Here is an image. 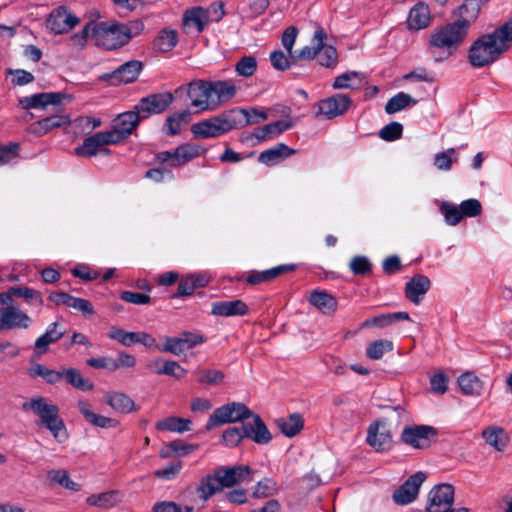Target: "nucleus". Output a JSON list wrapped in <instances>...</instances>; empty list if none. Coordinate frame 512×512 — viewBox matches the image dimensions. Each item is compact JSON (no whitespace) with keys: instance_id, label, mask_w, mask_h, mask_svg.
I'll return each instance as SVG.
<instances>
[{"instance_id":"30","label":"nucleus","mask_w":512,"mask_h":512,"mask_svg":"<svg viewBox=\"0 0 512 512\" xmlns=\"http://www.w3.org/2000/svg\"><path fill=\"white\" fill-rule=\"evenodd\" d=\"M69 123V117L66 115H53L32 123L28 130L30 133L39 137L55 128L66 126Z\"/></svg>"},{"instance_id":"39","label":"nucleus","mask_w":512,"mask_h":512,"mask_svg":"<svg viewBox=\"0 0 512 512\" xmlns=\"http://www.w3.org/2000/svg\"><path fill=\"white\" fill-rule=\"evenodd\" d=\"M363 84V75L350 71L337 76L333 83L334 89H358Z\"/></svg>"},{"instance_id":"19","label":"nucleus","mask_w":512,"mask_h":512,"mask_svg":"<svg viewBox=\"0 0 512 512\" xmlns=\"http://www.w3.org/2000/svg\"><path fill=\"white\" fill-rule=\"evenodd\" d=\"M352 100L346 94H335L318 103V114L327 119L343 115L351 106Z\"/></svg>"},{"instance_id":"17","label":"nucleus","mask_w":512,"mask_h":512,"mask_svg":"<svg viewBox=\"0 0 512 512\" xmlns=\"http://www.w3.org/2000/svg\"><path fill=\"white\" fill-rule=\"evenodd\" d=\"M32 319L18 307L9 305L0 308V331L11 329H27Z\"/></svg>"},{"instance_id":"40","label":"nucleus","mask_w":512,"mask_h":512,"mask_svg":"<svg viewBox=\"0 0 512 512\" xmlns=\"http://www.w3.org/2000/svg\"><path fill=\"white\" fill-rule=\"evenodd\" d=\"M86 502L91 506L107 509L120 502V494L117 491L92 494L86 499Z\"/></svg>"},{"instance_id":"42","label":"nucleus","mask_w":512,"mask_h":512,"mask_svg":"<svg viewBox=\"0 0 512 512\" xmlns=\"http://www.w3.org/2000/svg\"><path fill=\"white\" fill-rule=\"evenodd\" d=\"M191 421L189 419L168 417L156 424V429L160 431H171L183 433L190 430Z\"/></svg>"},{"instance_id":"48","label":"nucleus","mask_w":512,"mask_h":512,"mask_svg":"<svg viewBox=\"0 0 512 512\" xmlns=\"http://www.w3.org/2000/svg\"><path fill=\"white\" fill-rule=\"evenodd\" d=\"M206 22V12L200 7L188 10L185 13L184 24L187 26H194L198 32L203 31Z\"/></svg>"},{"instance_id":"20","label":"nucleus","mask_w":512,"mask_h":512,"mask_svg":"<svg viewBox=\"0 0 512 512\" xmlns=\"http://www.w3.org/2000/svg\"><path fill=\"white\" fill-rule=\"evenodd\" d=\"M214 473L217 476L222 489L230 488L244 482L251 474V469L247 465H237L233 467H219Z\"/></svg>"},{"instance_id":"2","label":"nucleus","mask_w":512,"mask_h":512,"mask_svg":"<svg viewBox=\"0 0 512 512\" xmlns=\"http://www.w3.org/2000/svg\"><path fill=\"white\" fill-rule=\"evenodd\" d=\"M22 408L33 411L39 418L36 424L48 429L57 442L63 443L68 439V432L57 405L48 403L44 397H37L23 403Z\"/></svg>"},{"instance_id":"58","label":"nucleus","mask_w":512,"mask_h":512,"mask_svg":"<svg viewBox=\"0 0 512 512\" xmlns=\"http://www.w3.org/2000/svg\"><path fill=\"white\" fill-rule=\"evenodd\" d=\"M349 268L355 275H366L371 272L372 263L366 256L358 255L350 260Z\"/></svg>"},{"instance_id":"54","label":"nucleus","mask_w":512,"mask_h":512,"mask_svg":"<svg viewBox=\"0 0 512 512\" xmlns=\"http://www.w3.org/2000/svg\"><path fill=\"white\" fill-rule=\"evenodd\" d=\"M440 210L445 217L446 223L451 226L457 225L463 219L460 206L458 207L453 203L442 202Z\"/></svg>"},{"instance_id":"7","label":"nucleus","mask_w":512,"mask_h":512,"mask_svg":"<svg viewBox=\"0 0 512 512\" xmlns=\"http://www.w3.org/2000/svg\"><path fill=\"white\" fill-rule=\"evenodd\" d=\"M186 92L190 99L189 107L196 112L213 111L219 106V100L213 95L212 86L208 81H192L188 84Z\"/></svg>"},{"instance_id":"46","label":"nucleus","mask_w":512,"mask_h":512,"mask_svg":"<svg viewBox=\"0 0 512 512\" xmlns=\"http://www.w3.org/2000/svg\"><path fill=\"white\" fill-rule=\"evenodd\" d=\"M10 292L14 296L24 298L25 301L32 306H36V307L43 306L44 300H43L42 294L35 289L29 288V287H11Z\"/></svg>"},{"instance_id":"57","label":"nucleus","mask_w":512,"mask_h":512,"mask_svg":"<svg viewBox=\"0 0 512 512\" xmlns=\"http://www.w3.org/2000/svg\"><path fill=\"white\" fill-rule=\"evenodd\" d=\"M276 491V482L271 478H265L257 483L253 491V496L257 498H265L274 495Z\"/></svg>"},{"instance_id":"49","label":"nucleus","mask_w":512,"mask_h":512,"mask_svg":"<svg viewBox=\"0 0 512 512\" xmlns=\"http://www.w3.org/2000/svg\"><path fill=\"white\" fill-rule=\"evenodd\" d=\"M177 44V32L174 30L163 31L155 40L154 48L160 52H168Z\"/></svg>"},{"instance_id":"24","label":"nucleus","mask_w":512,"mask_h":512,"mask_svg":"<svg viewBox=\"0 0 512 512\" xmlns=\"http://www.w3.org/2000/svg\"><path fill=\"white\" fill-rule=\"evenodd\" d=\"M296 122L297 119L289 118L269 123L262 127L256 128L253 133V137H255L258 141L274 139L283 132L291 129L296 124Z\"/></svg>"},{"instance_id":"3","label":"nucleus","mask_w":512,"mask_h":512,"mask_svg":"<svg viewBox=\"0 0 512 512\" xmlns=\"http://www.w3.org/2000/svg\"><path fill=\"white\" fill-rule=\"evenodd\" d=\"M467 34L468 29L465 28V25H461L457 21L434 31L430 37L432 54L435 55L436 50L442 53V56H434L435 61L440 62L452 55L463 42Z\"/></svg>"},{"instance_id":"38","label":"nucleus","mask_w":512,"mask_h":512,"mask_svg":"<svg viewBox=\"0 0 512 512\" xmlns=\"http://www.w3.org/2000/svg\"><path fill=\"white\" fill-rule=\"evenodd\" d=\"M231 112H238V116H235L236 119H239L240 124L238 128H243L251 124H257L261 121H265L268 118V115L265 111L258 110L256 108L252 109H232Z\"/></svg>"},{"instance_id":"22","label":"nucleus","mask_w":512,"mask_h":512,"mask_svg":"<svg viewBox=\"0 0 512 512\" xmlns=\"http://www.w3.org/2000/svg\"><path fill=\"white\" fill-rule=\"evenodd\" d=\"M250 422H243L245 438L253 440L257 444H267L272 436L259 415L253 412Z\"/></svg>"},{"instance_id":"47","label":"nucleus","mask_w":512,"mask_h":512,"mask_svg":"<svg viewBox=\"0 0 512 512\" xmlns=\"http://www.w3.org/2000/svg\"><path fill=\"white\" fill-rule=\"evenodd\" d=\"M62 373L67 382L79 390L89 391L94 387L93 383L88 379H85L75 368H68Z\"/></svg>"},{"instance_id":"53","label":"nucleus","mask_w":512,"mask_h":512,"mask_svg":"<svg viewBox=\"0 0 512 512\" xmlns=\"http://www.w3.org/2000/svg\"><path fill=\"white\" fill-rule=\"evenodd\" d=\"M30 375L32 377L40 376L51 384L57 383L63 378L62 372L49 369L41 364L33 365L30 369Z\"/></svg>"},{"instance_id":"5","label":"nucleus","mask_w":512,"mask_h":512,"mask_svg":"<svg viewBox=\"0 0 512 512\" xmlns=\"http://www.w3.org/2000/svg\"><path fill=\"white\" fill-rule=\"evenodd\" d=\"M253 415L244 403L230 402L214 410L213 414L209 417L205 429L212 430L215 427L235 422H244Z\"/></svg>"},{"instance_id":"63","label":"nucleus","mask_w":512,"mask_h":512,"mask_svg":"<svg viewBox=\"0 0 512 512\" xmlns=\"http://www.w3.org/2000/svg\"><path fill=\"white\" fill-rule=\"evenodd\" d=\"M160 352L171 353L179 356L185 350V347L181 343V339L178 337H165V344L162 347H158Z\"/></svg>"},{"instance_id":"64","label":"nucleus","mask_w":512,"mask_h":512,"mask_svg":"<svg viewBox=\"0 0 512 512\" xmlns=\"http://www.w3.org/2000/svg\"><path fill=\"white\" fill-rule=\"evenodd\" d=\"M179 338L181 339V343L185 347V349H192L197 345L203 344L206 339L200 333H194L189 331H184L180 334Z\"/></svg>"},{"instance_id":"26","label":"nucleus","mask_w":512,"mask_h":512,"mask_svg":"<svg viewBox=\"0 0 512 512\" xmlns=\"http://www.w3.org/2000/svg\"><path fill=\"white\" fill-rule=\"evenodd\" d=\"M211 313L215 316L232 317L245 316L249 313L247 304L240 300L217 301L212 304Z\"/></svg>"},{"instance_id":"62","label":"nucleus","mask_w":512,"mask_h":512,"mask_svg":"<svg viewBox=\"0 0 512 512\" xmlns=\"http://www.w3.org/2000/svg\"><path fill=\"white\" fill-rule=\"evenodd\" d=\"M94 25L95 22L90 21L83 27V29L80 32L72 35L70 37L71 44L75 47L84 48L87 43L88 36H92Z\"/></svg>"},{"instance_id":"34","label":"nucleus","mask_w":512,"mask_h":512,"mask_svg":"<svg viewBox=\"0 0 512 512\" xmlns=\"http://www.w3.org/2000/svg\"><path fill=\"white\" fill-rule=\"evenodd\" d=\"M105 398L106 403L116 412L127 414L138 410L135 402L125 393L108 392Z\"/></svg>"},{"instance_id":"33","label":"nucleus","mask_w":512,"mask_h":512,"mask_svg":"<svg viewBox=\"0 0 512 512\" xmlns=\"http://www.w3.org/2000/svg\"><path fill=\"white\" fill-rule=\"evenodd\" d=\"M78 409L86 421H88L93 426L100 428H115L119 425V422L114 418L94 413L91 410L90 404L85 401L78 402Z\"/></svg>"},{"instance_id":"52","label":"nucleus","mask_w":512,"mask_h":512,"mask_svg":"<svg viewBox=\"0 0 512 512\" xmlns=\"http://www.w3.org/2000/svg\"><path fill=\"white\" fill-rule=\"evenodd\" d=\"M48 476L52 483L59 484L72 491L80 490V485L70 478L69 473L66 470H51L48 473Z\"/></svg>"},{"instance_id":"50","label":"nucleus","mask_w":512,"mask_h":512,"mask_svg":"<svg viewBox=\"0 0 512 512\" xmlns=\"http://www.w3.org/2000/svg\"><path fill=\"white\" fill-rule=\"evenodd\" d=\"M458 161V155L455 148H449L446 151L437 153L434 156V165L442 171H449L454 162Z\"/></svg>"},{"instance_id":"43","label":"nucleus","mask_w":512,"mask_h":512,"mask_svg":"<svg viewBox=\"0 0 512 512\" xmlns=\"http://www.w3.org/2000/svg\"><path fill=\"white\" fill-rule=\"evenodd\" d=\"M458 384L465 395H479L482 390L481 380L470 372L462 374L458 379Z\"/></svg>"},{"instance_id":"11","label":"nucleus","mask_w":512,"mask_h":512,"mask_svg":"<svg viewBox=\"0 0 512 512\" xmlns=\"http://www.w3.org/2000/svg\"><path fill=\"white\" fill-rule=\"evenodd\" d=\"M454 503V487L451 484L434 486L427 496V512H449Z\"/></svg>"},{"instance_id":"13","label":"nucleus","mask_w":512,"mask_h":512,"mask_svg":"<svg viewBox=\"0 0 512 512\" xmlns=\"http://www.w3.org/2000/svg\"><path fill=\"white\" fill-rule=\"evenodd\" d=\"M223 489L219 483L216 474H208L200 479L199 484L194 488H189L185 494L191 498V500L197 504L200 502L199 509L204 507V504L214 494L221 492Z\"/></svg>"},{"instance_id":"56","label":"nucleus","mask_w":512,"mask_h":512,"mask_svg":"<svg viewBox=\"0 0 512 512\" xmlns=\"http://www.w3.org/2000/svg\"><path fill=\"white\" fill-rule=\"evenodd\" d=\"M257 69V61L253 56L242 57L235 66L236 73L242 77L252 76Z\"/></svg>"},{"instance_id":"25","label":"nucleus","mask_w":512,"mask_h":512,"mask_svg":"<svg viewBox=\"0 0 512 512\" xmlns=\"http://www.w3.org/2000/svg\"><path fill=\"white\" fill-rule=\"evenodd\" d=\"M431 282L422 274L413 276L405 285V296L412 303L418 305L423 296L429 291Z\"/></svg>"},{"instance_id":"9","label":"nucleus","mask_w":512,"mask_h":512,"mask_svg":"<svg viewBox=\"0 0 512 512\" xmlns=\"http://www.w3.org/2000/svg\"><path fill=\"white\" fill-rule=\"evenodd\" d=\"M204 152L205 149L198 144L185 143L173 151L157 153L156 159L158 162L167 164L170 167H180L201 156Z\"/></svg>"},{"instance_id":"18","label":"nucleus","mask_w":512,"mask_h":512,"mask_svg":"<svg viewBox=\"0 0 512 512\" xmlns=\"http://www.w3.org/2000/svg\"><path fill=\"white\" fill-rule=\"evenodd\" d=\"M79 21L76 15L69 12L65 7L60 6L50 13L47 19V27L55 34H62L73 29Z\"/></svg>"},{"instance_id":"23","label":"nucleus","mask_w":512,"mask_h":512,"mask_svg":"<svg viewBox=\"0 0 512 512\" xmlns=\"http://www.w3.org/2000/svg\"><path fill=\"white\" fill-rule=\"evenodd\" d=\"M65 97V94L59 92H44L23 97L19 104L24 109H43L48 105H59Z\"/></svg>"},{"instance_id":"12","label":"nucleus","mask_w":512,"mask_h":512,"mask_svg":"<svg viewBox=\"0 0 512 512\" xmlns=\"http://www.w3.org/2000/svg\"><path fill=\"white\" fill-rule=\"evenodd\" d=\"M142 119L140 113L134 108L132 111L119 114L113 120V128L107 132L109 135H113L115 144H118L132 134Z\"/></svg>"},{"instance_id":"10","label":"nucleus","mask_w":512,"mask_h":512,"mask_svg":"<svg viewBox=\"0 0 512 512\" xmlns=\"http://www.w3.org/2000/svg\"><path fill=\"white\" fill-rule=\"evenodd\" d=\"M366 441L377 452L391 448L393 433L388 427V418L378 419L369 425Z\"/></svg>"},{"instance_id":"44","label":"nucleus","mask_w":512,"mask_h":512,"mask_svg":"<svg viewBox=\"0 0 512 512\" xmlns=\"http://www.w3.org/2000/svg\"><path fill=\"white\" fill-rule=\"evenodd\" d=\"M393 349L394 344L392 341L387 339L375 340L367 345L366 356L371 360H379Z\"/></svg>"},{"instance_id":"60","label":"nucleus","mask_w":512,"mask_h":512,"mask_svg":"<svg viewBox=\"0 0 512 512\" xmlns=\"http://www.w3.org/2000/svg\"><path fill=\"white\" fill-rule=\"evenodd\" d=\"M403 126L398 122H391L379 131V137L385 141H394L402 136Z\"/></svg>"},{"instance_id":"29","label":"nucleus","mask_w":512,"mask_h":512,"mask_svg":"<svg viewBox=\"0 0 512 512\" xmlns=\"http://www.w3.org/2000/svg\"><path fill=\"white\" fill-rule=\"evenodd\" d=\"M147 368L158 375H168L177 380L182 379L186 374V370L176 361L160 358L150 361Z\"/></svg>"},{"instance_id":"32","label":"nucleus","mask_w":512,"mask_h":512,"mask_svg":"<svg viewBox=\"0 0 512 512\" xmlns=\"http://www.w3.org/2000/svg\"><path fill=\"white\" fill-rule=\"evenodd\" d=\"M309 302L325 315H332L337 310V300L331 294L314 290L310 293Z\"/></svg>"},{"instance_id":"8","label":"nucleus","mask_w":512,"mask_h":512,"mask_svg":"<svg viewBox=\"0 0 512 512\" xmlns=\"http://www.w3.org/2000/svg\"><path fill=\"white\" fill-rule=\"evenodd\" d=\"M438 432L429 425L406 426L401 432L400 440L403 444L414 449H427L436 441Z\"/></svg>"},{"instance_id":"51","label":"nucleus","mask_w":512,"mask_h":512,"mask_svg":"<svg viewBox=\"0 0 512 512\" xmlns=\"http://www.w3.org/2000/svg\"><path fill=\"white\" fill-rule=\"evenodd\" d=\"M213 95L219 100V105L223 100L232 98L236 93V87L228 81L210 82Z\"/></svg>"},{"instance_id":"4","label":"nucleus","mask_w":512,"mask_h":512,"mask_svg":"<svg viewBox=\"0 0 512 512\" xmlns=\"http://www.w3.org/2000/svg\"><path fill=\"white\" fill-rule=\"evenodd\" d=\"M238 112L231 110L223 112L217 116L195 123L191 127V132L197 138H216L233 129H237L240 124L236 119Z\"/></svg>"},{"instance_id":"16","label":"nucleus","mask_w":512,"mask_h":512,"mask_svg":"<svg viewBox=\"0 0 512 512\" xmlns=\"http://www.w3.org/2000/svg\"><path fill=\"white\" fill-rule=\"evenodd\" d=\"M426 479V474L419 471L411 475L393 493V500L399 505H407L413 502L419 493L420 486Z\"/></svg>"},{"instance_id":"6","label":"nucleus","mask_w":512,"mask_h":512,"mask_svg":"<svg viewBox=\"0 0 512 512\" xmlns=\"http://www.w3.org/2000/svg\"><path fill=\"white\" fill-rule=\"evenodd\" d=\"M92 39L95 45L106 50H115L127 44L122 34L121 23L116 21L95 23Z\"/></svg>"},{"instance_id":"36","label":"nucleus","mask_w":512,"mask_h":512,"mask_svg":"<svg viewBox=\"0 0 512 512\" xmlns=\"http://www.w3.org/2000/svg\"><path fill=\"white\" fill-rule=\"evenodd\" d=\"M485 442L497 451H503L509 442V436L500 426H491L482 431Z\"/></svg>"},{"instance_id":"21","label":"nucleus","mask_w":512,"mask_h":512,"mask_svg":"<svg viewBox=\"0 0 512 512\" xmlns=\"http://www.w3.org/2000/svg\"><path fill=\"white\" fill-rule=\"evenodd\" d=\"M142 67L143 65L140 61L131 60L124 63L113 72L106 74L105 78L113 85L128 84L138 78Z\"/></svg>"},{"instance_id":"31","label":"nucleus","mask_w":512,"mask_h":512,"mask_svg":"<svg viewBox=\"0 0 512 512\" xmlns=\"http://www.w3.org/2000/svg\"><path fill=\"white\" fill-rule=\"evenodd\" d=\"M294 154H296V150L289 148L284 143H278L274 147L261 152L259 162L267 166H274Z\"/></svg>"},{"instance_id":"61","label":"nucleus","mask_w":512,"mask_h":512,"mask_svg":"<svg viewBox=\"0 0 512 512\" xmlns=\"http://www.w3.org/2000/svg\"><path fill=\"white\" fill-rule=\"evenodd\" d=\"M291 58H293L292 55L291 56L289 54L286 55L281 50L273 51L270 54V62L272 64V66L274 67V69L279 70V71H284V70H287L290 68V66H291L290 59Z\"/></svg>"},{"instance_id":"28","label":"nucleus","mask_w":512,"mask_h":512,"mask_svg":"<svg viewBox=\"0 0 512 512\" xmlns=\"http://www.w3.org/2000/svg\"><path fill=\"white\" fill-rule=\"evenodd\" d=\"M487 0H465L463 4L457 9L455 14L458 15L456 20L461 25H465L466 29H469L471 23H473Z\"/></svg>"},{"instance_id":"45","label":"nucleus","mask_w":512,"mask_h":512,"mask_svg":"<svg viewBox=\"0 0 512 512\" xmlns=\"http://www.w3.org/2000/svg\"><path fill=\"white\" fill-rule=\"evenodd\" d=\"M417 100L413 99L409 94L400 92L390 98L385 105V112L387 114H394L405 109L410 104H416Z\"/></svg>"},{"instance_id":"37","label":"nucleus","mask_w":512,"mask_h":512,"mask_svg":"<svg viewBox=\"0 0 512 512\" xmlns=\"http://www.w3.org/2000/svg\"><path fill=\"white\" fill-rule=\"evenodd\" d=\"M411 29L420 30L426 28L430 23V10L424 3L416 4L409 13L407 20Z\"/></svg>"},{"instance_id":"59","label":"nucleus","mask_w":512,"mask_h":512,"mask_svg":"<svg viewBox=\"0 0 512 512\" xmlns=\"http://www.w3.org/2000/svg\"><path fill=\"white\" fill-rule=\"evenodd\" d=\"M108 337L120 342L124 346H131L135 344L137 332H127L123 329L112 327L108 333Z\"/></svg>"},{"instance_id":"41","label":"nucleus","mask_w":512,"mask_h":512,"mask_svg":"<svg viewBox=\"0 0 512 512\" xmlns=\"http://www.w3.org/2000/svg\"><path fill=\"white\" fill-rule=\"evenodd\" d=\"M277 426L284 435L293 437L303 428V419L300 414H293L288 418L278 419Z\"/></svg>"},{"instance_id":"1","label":"nucleus","mask_w":512,"mask_h":512,"mask_svg":"<svg viewBox=\"0 0 512 512\" xmlns=\"http://www.w3.org/2000/svg\"><path fill=\"white\" fill-rule=\"evenodd\" d=\"M512 45V17L491 33L477 38L468 50V62L483 68L496 62Z\"/></svg>"},{"instance_id":"35","label":"nucleus","mask_w":512,"mask_h":512,"mask_svg":"<svg viewBox=\"0 0 512 512\" xmlns=\"http://www.w3.org/2000/svg\"><path fill=\"white\" fill-rule=\"evenodd\" d=\"M295 268L294 265H279L277 267L265 270V271H256L252 272L246 279L247 283L250 285H257L263 282H270L275 278L279 277L282 274L293 271Z\"/></svg>"},{"instance_id":"55","label":"nucleus","mask_w":512,"mask_h":512,"mask_svg":"<svg viewBox=\"0 0 512 512\" xmlns=\"http://www.w3.org/2000/svg\"><path fill=\"white\" fill-rule=\"evenodd\" d=\"M244 438L243 426L241 428L230 427L223 432L221 442L227 447H236Z\"/></svg>"},{"instance_id":"27","label":"nucleus","mask_w":512,"mask_h":512,"mask_svg":"<svg viewBox=\"0 0 512 512\" xmlns=\"http://www.w3.org/2000/svg\"><path fill=\"white\" fill-rule=\"evenodd\" d=\"M65 333V330L60 329L59 322L51 323L46 332L35 341L34 349L36 355L40 357L45 354L49 349V345L58 342Z\"/></svg>"},{"instance_id":"14","label":"nucleus","mask_w":512,"mask_h":512,"mask_svg":"<svg viewBox=\"0 0 512 512\" xmlns=\"http://www.w3.org/2000/svg\"><path fill=\"white\" fill-rule=\"evenodd\" d=\"M113 135H109L107 131L98 132L83 141V144L75 149L77 155L82 157H93L99 153L109 154L110 150L107 145H114Z\"/></svg>"},{"instance_id":"15","label":"nucleus","mask_w":512,"mask_h":512,"mask_svg":"<svg viewBox=\"0 0 512 512\" xmlns=\"http://www.w3.org/2000/svg\"><path fill=\"white\" fill-rule=\"evenodd\" d=\"M173 99V95L169 92L150 94L143 97L135 106V109L143 119H146L153 114H160L165 111L173 102Z\"/></svg>"}]
</instances>
